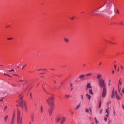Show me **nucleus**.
<instances>
[{
  "label": "nucleus",
  "instance_id": "obj_31",
  "mask_svg": "<svg viewBox=\"0 0 124 124\" xmlns=\"http://www.w3.org/2000/svg\"><path fill=\"white\" fill-rule=\"evenodd\" d=\"M103 109H101L100 111H99V114L100 115H101V114H102V112H103Z\"/></svg>",
  "mask_w": 124,
  "mask_h": 124
},
{
  "label": "nucleus",
  "instance_id": "obj_16",
  "mask_svg": "<svg viewBox=\"0 0 124 124\" xmlns=\"http://www.w3.org/2000/svg\"><path fill=\"white\" fill-rule=\"evenodd\" d=\"M109 118V115H106L105 117L104 118V121L105 122H107V119Z\"/></svg>",
  "mask_w": 124,
  "mask_h": 124
},
{
  "label": "nucleus",
  "instance_id": "obj_49",
  "mask_svg": "<svg viewBox=\"0 0 124 124\" xmlns=\"http://www.w3.org/2000/svg\"><path fill=\"white\" fill-rule=\"evenodd\" d=\"M74 18H75V17H71V20H74Z\"/></svg>",
  "mask_w": 124,
  "mask_h": 124
},
{
  "label": "nucleus",
  "instance_id": "obj_34",
  "mask_svg": "<svg viewBox=\"0 0 124 124\" xmlns=\"http://www.w3.org/2000/svg\"><path fill=\"white\" fill-rule=\"evenodd\" d=\"M121 92L123 93H124V88H122L121 89Z\"/></svg>",
  "mask_w": 124,
  "mask_h": 124
},
{
  "label": "nucleus",
  "instance_id": "obj_62",
  "mask_svg": "<svg viewBox=\"0 0 124 124\" xmlns=\"http://www.w3.org/2000/svg\"><path fill=\"white\" fill-rule=\"evenodd\" d=\"M22 122H19V123H18V124H22Z\"/></svg>",
  "mask_w": 124,
  "mask_h": 124
},
{
  "label": "nucleus",
  "instance_id": "obj_25",
  "mask_svg": "<svg viewBox=\"0 0 124 124\" xmlns=\"http://www.w3.org/2000/svg\"><path fill=\"white\" fill-rule=\"evenodd\" d=\"M65 96L66 99H68V98H69V97H70V95H67V94H66V95H65Z\"/></svg>",
  "mask_w": 124,
  "mask_h": 124
},
{
  "label": "nucleus",
  "instance_id": "obj_52",
  "mask_svg": "<svg viewBox=\"0 0 124 124\" xmlns=\"http://www.w3.org/2000/svg\"><path fill=\"white\" fill-rule=\"evenodd\" d=\"M121 68L122 70L124 69V67H123L122 65H121Z\"/></svg>",
  "mask_w": 124,
  "mask_h": 124
},
{
  "label": "nucleus",
  "instance_id": "obj_58",
  "mask_svg": "<svg viewBox=\"0 0 124 124\" xmlns=\"http://www.w3.org/2000/svg\"><path fill=\"white\" fill-rule=\"evenodd\" d=\"M121 82H122V81H121V79H119V83H121Z\"/></svg>",
  "mask_w": 124,
  "mask_h": 124
},
{
  "label": "nucleus",
  "instance_id": "obj_59",
  "mask_svg": "<svg viewBox=\"0 0 124 124\" xmlns=\"http://www.w3.org/2000/svg\"><path fill=\"white\" fill-rule=\"evenodd\" d=\"M42 70H43V71H46V69H42Z\"/></svg>",
  "mask_w": 124,
  "mask_h": 124
},
{
  "label": "nucleus",
  "instance_id": "obj_18",
  "mask_svg": "<svg viewBox=\"0 0 124 124\" xmlns=\"http://www.w3.org/2000/svg\"><path fill=\"white\" fill-rule=\"evenodd\" d=\"M64 41L66 43H68V42H69V39H68V38H64Z\"/></svg>",
  "mask_w": 124,
  "mask_h": 124
},
{
  "label": "nucleus",
  "instance_id": "obj_23",
  "mask_svg": "<svg viewBox=\"0 0 124 124\" xmlns=\"http://www.w3.org/2000/svg\"><path fill=\"white\" fill-rule=\"evenodd\" d=\"M123 85V82H119L118 84V88L120 87V86H122Z\"/></svg>",
  "mask_w": 124,
  "mask_h": 124
},
{
  "label": "nucleus",
  "instance_id": "obj_19",
  "mask_svg": "<svg viewBox=\"0 0 124 124\" xmlns=\"http://www.w3.org/2000/svg\"><path fill=\"white\" fill-rule=\"evenodd\" d=\"M80 106H81V104L79 103L77 106V108H75V110H78L79 108H80Z\"/></svg>",
  "mask_w": 124,
  "mask_h": 124
},
{
  "label": "nucleus",
  "instance_id": "obj_36",
  "mask_svg": "<svg viewBox=\"0 0 124 124\" xmlns=\"http://www.w3.org/2000/svg\"><path fill=\"white\" fill-rule=\"evenodd\" d=\"M81 98L82 99V101H84V97L83 96V95H81Z\"/></svg>",
  "mask_w": 124,
  "mask_h": 124
},
{
  "label": "nucleus",
  "instance_id": "obj_51",
  "mask_svg": "<svg viewBox=\"0 0 124 124\" xmlns=\"http://www.w3.org/2000/svg\"><path fill=\"white\" fill-rule=\"evenodd\" d=\"M105 3H107V0H106L105 3L103 5V6H104V5H105Z\"/></svg>",
  "mask_w": 124,
  "mask_h": 124
},
{
  "label": "nucleus",
  "instance_id": "obj_61",
  "mask_svg": "<svg viewBox=\"0 0 124 124\" xmlns=\"http://www.w3.org/2000/svg\"><path fill=\"white\" fill-rule=\"evenodd\" d=\"M8 27L10 28V26H7L6 27V28H8Z\"/></svg>",
  "mask_w": 124,
  "mask_h": 124
},
{
  "label": "nucleus",
  "instance_id": "obj_48",
  "mask_svg": "<svg viewBox=\"0 0 124 124\" xmlns=\"http://www.w3.org/2000/svg\"><path fill=\"white\" fill-rule=\"evenodd\" d=\"M114 67L115 69H116V67H117V65H114Z\"/></svg>",
  "mask_w": 124,
  "mask_h": 124
},
{
  "label": "nucleus",
  "instance_id": "obj_43",
  "mask_svg": "<svg viewBox=\"0 0 124 124\" xmlns=\"http://www.w3.org/2000/svg\"><path fill=\"white\" fill-rule=\"evenodd\" d=\"M70 85L71 88H72V87H73V84L72 83H70Z\"/></svg>",
  "mask_w": 124,
  "mask_h": 124
},
{
  "label": "nucleus",
  "instance_id": "obj_32",
  "mask_svg": "<svg viewBox=\"0 0 124 124\" xmlns=\"http://www.w3.org/2000/svg\"><path fill=\"white\" fill-rule=\"evenodd\" d=\"M11 124H14V119H12Z\"/></svg>",
  "mask_w": 124,
  "mask_h": 124
},
{
  "label": "nucleus",
  "instance_id": "obj_20",
  "mask_svg": "<svg viewBox=\"0 0 124 124\" xmlns=\"http://www.w3.org/2000/svg\"><path fill=\"white\" fill-rule=\"evenodd\" d=\"M100 78H101V75H98V76H97V79L99 80H100Z\"/></svg>",
  "mask_w": 124,
  "mask_h": 124
},
{
  "label": "nucleus",
  "instance_id": "obj_38",
  "mask_svg": "<svg viewBox=\"0 0 124 124\" xmlns=\"http://www.w3.org/2000/svg\"><path fill=\"white\" fill-rule=\"evenodd\" d=\"M27 66V64H26L25 65H24V66H23L21 68V69H24V68H25V66Z\"/></svg>",
  "mask_w": 124,
  "mask_h": 124
},
{
  "label": "nucleus",
  "instance_id": "obj_47",
  "mask_svg": "<svg viewBox=\"0 0 124 124\" xmlns=\"http://www.w3.org/2000/svg\"><path fill=\"white\" fill-rule=\"evenodd\" d=\"M7 108V106H6L3 110V111H5L6 110V108Z\"/></svg>",
  "mask_w": 124,
  "mask_h": 124
},
{
  "label": "nucleus",
  "instance_id": "obj_57",
  "mask_svg": "<svg viewBox=\"0 0 124 124\" xmlns=\"http://www.w3.org/2000/svg\"><path fill=\"white\" fill-rule=\"evenodd\" d=\"M19 82H24V80H20L19 81Z\"/></svg>",
  "mask_w": 124,
  "mask_h": 124
},
{
  "label": "nucleus",
  "instance_id": "obj_64",
  "mask_svg": "<svg viewBox=\"0 0 124 124\" xmlns=\"http://www.w3.org/2000/svg\"><path fill=\"white\" fill-rule=\"evenodd\" d=\"M120 69L118 68V69H117V71H119Z\"/></svg>",
  "mask_w": 124,
  "mask_h": 124
},
{
  "label": "nucleus",
  "instance_id": "obj_54",
  "mask_svg": "<svg viewBox=\"0 0 124 124\" xmlns=\"http://www.w3.org/2000/svg\"><path fill=\"white\" fill-rule=\"evenodd\" d=\"M90 112L92 113V108H90Z\"/></svg>",
  "mask_w": 124,
  "mask_h": 124
},
{
  "label": "nucleus",
  "instance_id": "obj_11",
  "mask_svg": "<svg viewBox=\"0 0 124 124\" xmlns=\"http://www.w3.org/2000/svg\"><path fill=\"white\" fill-rule=\"evenodd\" d=\"M89 89H92V86H91V83H88L86 86V90L88 91Z\"/></svg>",
  "mask_w": 124,
  "mask_h": 124
},
{
  "label": "nucleus",
  "instance_id": "obj_24",
  "mask_svg": "<svg viewBox=\"0 0 124 124\" xmlns=\"http://www.w3.org/2000/svg\"><path fill=\"white\" fill-rule=\"evenodd\" d=\"M113 116H116V111L115 110V108H113Z\"/></svg>",
  "mask_w": 124,
  "mask_h": 124
},
{
  "label": "nucleus",
  "instance_id": "obj_53",
  "mask_svg": "<svg viewBox=\"0 0 124 124\" xmlns=\"http://www.w3.org/2000/svg\"><path fill=\"white\" fill-rule=\"evenodd\" d=\"M122 108H123V110H124V104H122Z\"/></svg>",
  "mask_w": 124,
  "mask_h": 124
},
{
  "label": "nucleus",
  "instance_id": "obj_3",
  "mask_svg": "<svg viewBox=\"0 0 124 124\" xmlns=\"http://www.w3.org/2000/svg\"><path fill=\"white\" fill-rule=\"evenodd\" d=\"M55 121L57 124H62L65 122V117L63 116L57 117L55 118Z\"/></svg>",
  "mask_w": 124,
  "mask_h": 124
},
{
  "label": "nucleus",
  "instance_id": "obj_37",
  "mask_svg": "<svg viewBox=\"0 0 124 124\" xmlns=\"http://www.w3.org/2000/svg\"><path fill=\"white\" fill-rule=\"evenodd\" d=\"M111 104V101H109L108 102L107 105H108V106H109V104Z\"/></svg>",
  "mask_w": 124,
  "mask_h": 124
},
{
  "label": "nucleus",
  "instance_id": "obj_27",
  "mask_svg": "<svg viewBox=\"0 0 124 124\" xmlns=\"http://www.w3.org/2000/svg\"><path fill=\"white\" fill-rule=\"evenodd\" d=\"M40 112L41 113H43V108L42 107V106L41 107Z\"/></svg>",
  "mask_w": 124,
  "mask_h": 124
},
{
  "label": "nucleus",
  "instance_id": "obj_6",
  "mask_svg": "<svg viewBox=\"0 0 124 124\" xmlns=\"http://www.w3.org/2000/svg\"><path fill=\"white\" fill-rule=\"evenodd\" d=\"M112 5H113V3H112V2L108 3L106 6V9L108 11H110L111 9H112Z\"/></svg>",
  "mask_w": 124,
  "mask_h": 124
},
{
  "label": "nucleus",
  "instance_id": "obj_5",
  "mask_svg": "<svg viewBox=\"0 0 124 124\" xmlns=\"http://www.w3.org/2000/svg\"><path fill=\"white\" fill-rule=\"evenodd\" d=\"M17 122L18 124L22 122V117H21V111L19 109H17Z\"/></svg>",
  "mask_w": 124,
  "mask_h": 124
},
{
  "label": "nucleus",
  "instance_id": "obj_30",
  "mask_svg": "<svg viewBox=\"0 0 124 124\" xmlns=\"http://www.w3.org/2000/svg\"><path fill=\"white\" fill-rule=\"evenodd\" d=\"M89 111H90V110H89L88 108H86V109H85V112H86V113H89Z\"/></svg>",
  "mask_w": 124,
  "mask_h": 124
},
{
  "label": "nucleus",
  "instance_id": "obj_40",
  "mask_svg": "<svg viewBox=\"0 0 124 124\" xmlns=\"http://www.w3.org/2000/svg\"><path fill=\"white\" fill-rule=\"evenodd\" d=\"M8 71L9 72H12L14 71V69H12V70H9Z\"/></svg>",
  "mask_w": 124,
  "mask_h": 124
},
{
  "label": "nucleus",
  "instance_id": "obj_13",
  "mask_svg": "<svg viewBox=\"0 0 124 124\" xmlns=\"http://www.w3.org/2000/svg\"><path fill=\"white\" fill-rule=\"evenodd\" d=\"M115 95H116V94L115 93V91L113 89L111 93V98H115Z\"/></svg>",
  "mask_w": 124,
  "mask_h": 124
},
{
  "label": "nucleus",
  "instance_id": "obj_29",
  "mask_svg": "<svg viewBox=\"0 0 124 124\" xmlns=\"http://www.w3.org/2000/svg\"><path fill=\"white\" fill-rule=\"evenodd\" d=\"M94 121L95 122V124H98V121H97V119H96V117L94 118Z\"/></svg>",
  "mask_w": 124,
  "mask_h": 124
},
{
  "label": "nucleus",
  "instance_id": "obj_50",
  "mask_svg": "<svg viewBox=\"0 0 124 124\" xmlns=\"http://www.w3.org/2000/svg\"><path fill=\"white\" fill-rule=\"evenodd\" d=\"M115 73V71L112 70V74H114Z\"/></svg>",
  "mask_w": 124,
  "mask_h": 124
},
{
  "label": "nucleus",
  "instance_id": "obj_60",
  "mask_svg": "<svg viewBox=\"0 0 124 124\" xmlns=\"http://www.w3.org/2000/svg\"><path fill=\"white\" fill-rule=\"evenodd\" d=\"M0 101H3V98H2L1 100H0Z\"/></svg>",
  "mask_w": 124,
  "mask_h": 124
},
{
  "label": "nucleus",
  "instance_id": "obj_28",
  "mask_svg": "<svg viewBox=\"0 0 124 124\" xmlns=\"http://www.w3.org/2000/svg\"><path fill=\"white\" fill-rule=\"evenodd\" d=\"M101 107V101H100L99 102L98 108L99 109Z\"/></svg>",
  "mask_w": 124,
  "mask_h": 124
},
{
  "label": "nucleus",
  "instance_id": "obj_14",
  "mask_svg": "<svg viewBox=\"0 0 124 124\" xmlns=\"http://www.w3.org/2000/svg\"><path fill=\"white\" fill-rule=\"evenodd\" d=\"M86 97H87L88 99L89 100H91V98L92 97V96H91V95H89V94H86Z\"/></svg>",
  "mask_w": 124,
  "mask_h": 124
},
{
  "label": "nucleus",
  "instance_id": "obj_8",
  "mask_svg": "<svg viewBox=\"0 0 124 124\" xmlns=\"http://www.w3.org/2000/svg\"><path fill=\"white\" fill-rule=\"evenodd\" d=\"M50 108L47 109L49 116H52V113L54 111V107H49Z\"/></svg>",
  "mask_w": 124,
  "mask_h": 124
},
{
  "label": "nucleus",
  "instance_id": "obj_22",
  "mask_svg": "<svg viewBox=\"0 0 124 124\" xmlns=\"http://www.w3.org/2000/svg\"><path fill=\"white\" fill-rule=\"evenodd\" d=\"M31 120L32 122H34V117H33V115L31 116Z\"/></svg>",
  "mask_w": 124,
  "mask_h": 124
},
{
  "label": "nucleus",
  "instance_id": "obj_45",
  "mask_svg": "<svg viewBox=\"0 0 124 124\" xmlns=\"http://www.w3.org/2000/svg\"><path fill=\"white\" fill-rule=\"evenodd\" d=\"M4 75L6 76H8L9 77H12L11 76H10L8 74H4Z\"/></svg>",
  "mask_w": 124,
  "mask_h": 124
},
{
  "label": "nucleus",
  "instance_id": "obj_12",
  "mask_svg": "<svg viewBox=\"0 0 124 124\" xmlns=\"http://www.w3.org/2000/svg\"><path fill=\"white\" fill-rule=\"evenodd\" d=\"M105 113H107V114L106 115L109 116L110 115V109L109 108H108L106 109Z\"/></svg>",
  "mask_w": 124,
  "mask_h": 124
},
{
  "label": "nucleus",
  "instance_id": "obj_21",
  "mask_svg": "<svg viewBox=\"0 0 124 124\" xmlns=\"http://www.w3.org/2000/svg\"><path fill=\"white\" fill-rule=\"evenodd\" d=\"M85 77V76L84 75H82L79 76V79H83Z\"/></svg>",
  "mask_w": 124,
  "mask_h": 124
},
{
  "label": "nucleus",
  "instance_id": "obj_55",
  "mask_svg": "<svg viewBox=\"0 0 124 124\" xmlns=\"http://www.w3.org/2000/svg\"><path fill=\"white\" fill-rule=\"evenodd\" d=\"M14 76H17L18 77H20V76H18L17 75H13Z\"/></svg>",
  "mask_w": 124,
  "mask_h": 124
},
{
  "label": "nucleus",
  "instance_id": "obj_1",
  "mask_svg": "<svg viewBox=\"0 0 124 124\" xmlns=\"http://www.w3.org/2000/svg\"><path fill=\"white\" fill-rule=\"evenodd\" d=\"M19 106L22 108V110H25L26 112L28 111V106L27 104L25 102V101L23 100V98L21 97V95H19V100L18 101Z\"/></svg>",
  "mask_w": 124,
  "mask_h": 124
},
{
  "label": "nucleus",
  "instance_id": "obj_33",
  "mask_svg": "<svg viewBox=\"0 0 124 124\" xmlns=\"http://www.w3.org/2000/svg\"><path fill=\"white\" fill-rule=\"evenodd\" d=\"M119 24H120L121 26H124V23H123L122 21H121V22L119 23Z\"/></svg>",
  "mask_w": 124,
  "mask_h": 124
},
{
  "label": "nucleus",
  "instance_id": "obj_7",
  "mask_svg": "<svg viewBox=\"0 0 124 124\" xmlns=\"http://www.w3.org/2000/svg\"><path fill=\"white\" fill-rule=\"evenodd\" d=\"M106 94H107V90H106V88H103L102 94V98H104L105 96H106Z\"/></svg>",
  "mask_w": 124,
  "mask_h": 124
},
{
  "label": "nucleus",
  "instance_id": "obj_42",
  "mask_svg": "<svg viewBox=\"0 0 124 124\" xmlns=\"http://www.w3.org/2000/svg\"><path fill=\"white\" fill-rule=\"evenodd\" d=\"M15 118V112H14L13 114V119H14V120Z\"/></svg>",
  "mask_w": 124,
  "mask_h": 124
},
{
  "label": "nucleus",
  "instance_id": "obj_9",
  "mask_svg": "<svg viewBox=\"0 0 124 124\" xmlns=\"http://www.w3.org/2000/svg\"><path fill=\"white\" fill-rule=\"evenodd\" d=\"M102 12L98 11L97 10H95L91 13V14H94L95 15H98V14H101Z\"/></svg>",
  "mask_w": 124,
  "mask_h": 124
},
{
  "label": "nucleus",
  "instance_id": "obj_4",
  "mask_svg": "<svg viewBox=\"0 0 124 124\" xmlns=\"http://www.w3.org/2000/svg\"><path fill=\"white\" fill-rule=\"evenodd\" d=\"M99 86L102 89H105L106 87V84H105V81L103 78H101L99 80Z\"/></svg>",
  "mask_w": 124,
  "mask_h": 124
},
{
  "label": "nucleus",
  "instance_id": "obj_41",
  "mask_svg": "<svg viewBox=\"0 0 124 124\" xmlns=\"http://www.w3.org/2000/svg\"><path fill=\"white\" fill-rule=\"evenodd\" d=\"M116 13H117V14H120V12H119V10L116 9Z\"/></svg>",
  "mask_w": 124,
  "mask_h": 124
},
{
  "label": "nucleus",
  "instance_id": "obj_63",
  "mask_svg": "<svg viewBox=\"0 0 124 124\" xmlns=\"http://www.w3.org/2000/svg\"><path fill=\"white\" fill-rule=\"evenodd\" d=\"M102 63V62H100L99 63V65H100V64H101Z\"/></svg>",
  "mask_w": 124,
  "mask_h": 124
},
{
  "label": "nucleus",
  "instance_id": "obj_2",
  "mask_svg": "<svg viewBox=\"0 0 124 124\" xmlns=\"http://www.w3.org/2000/svg\"><path fill=\"white\" fill-rule=\"evenodd\" d=\"M46 103L49 107H54L55 104L54 103V96L53 95H51L46 99Z\"/></svg>",
  "mask_w": 124,
  "mask_h": 124
},
{
  "label": "nucleus",
  "instance_id": "obj_17",
  "mask_svg": "<svg viewBox=\"0 0 124 124\" xmlns=\"http://www.w3.org/2000/svg\"><path fill=\"white\" fill-rule=\"evenodd\" d=\"M89 93H91V94H92L93 95V90L91 89H89Z\"/></svg>",
  "mask_w": 124,
  "mask_h": 124
},
{
  "label": "nucleus",
  "instance_id": "obj_15",
  "mask_svg": "<svg viewBox=\"0 0 124 124\" xmlns=\"http://www.w3.org/2000/svg\"><path fill=\"white\" fill-rule=\"evenodd\" d=\"M8 119V115H6L4 117V120L5 121V122H7V119Z\"/></svg>",
  "mask_w": 124,
  "mask_h": 124
},
{
  "label": "nucleus",
  "instance_id": "obj_44",
  "mask_svg": "<svg viewBox=\"0 0 124 124\" xmlns=\"http://www.w3.org/2000/svg\"><path fill=\"white\" fill-rule=\"evenodd\" d=\"M7 39H8V40H11L13 39V38H8Z\"/></svg>",
  "mask_w": 124,
  "mask_h": 124
},
{
  "label": "nucleus",
  "instance_id": "obj_35",
  "mask_svg": "<svg viewBox=\"0 0 124 124\" xmlns=\"http://www.w3.org/2000/svg\"><path fill=\"white\" fill-rule=\"evenodd\" d=\"M92 73H90L86 75V76H92Z\"/></svg>",
  "mask_w": 124,
  "mask_h": 124
},
{
  "label": "nucleus",
  "instance_id": "obj_56",
  "mask_svg": "<svg viewBox=\"0 0 124 124\" xmlns=\"http://www.w3.org/2000/svg\"><path fill=\"white\" fill-rule=\"evenodd\" d=\"M120 95H121V98H122V97L123 96V94H122L121 93H120Z\"/></svg>",
  "mask_w": 124,
  "mask_h": 124
},
{
  "label": "nucleus",
  "instance_id": "obj_10",
  "mask_svg": "<svg viewBox=\"0 0 124 124\" xmlns=\"http://www.w3.org/2000/svg\"><path fill=\"white\" fill-rule=\"evenodd\" d=\"M115 94L117 99L120 100V99H122V97L120 96V95L118 94V93H117V91H115Z\"/></svg>",
  "mask_w": 124,
  "mask_h": 124
},
{
  "label": "nucleus",
  "instance_id": "obj_46",
  "mask_svg": "<svg viewBox=\"0 0 124 124\" xmlns=\"http://www.w3.org/2000/svg\"><path fill=\"white\" fill-rule=\"evenodd\" d=\"M110 82H111L110 80H109V82H108V84L109 87H110V86H111V84H110Z\"/></svg>",
  "mask_w": 124,
  "mask_h": 124
},
{
  "label": "nucleus",
  "instance_id": "obj_26",
  "mask_svg": "<svg viewBox=\"0 0 124 124\" xmlns=\"http://www.w3.org/2000/svg\"><path fill=\"white\" fill-rule=\"evenodd\" d=\"M118 92H119V93H121V91H122V88L118 87Z\"/></svg>",
  "mask_w": 124,
  "mask_h": 124
},
{
  "label": "nucleus",
  "instance_id": "obj_39",
  "mask_svg": "<svg viewBox=\"0 0 124 124\" xmlns=\"http://www.w3.org/2000/svg\"><path fill=\"white\" fill-rule=\"evenodd\" d=\"M107 42H108V43H110L111 44H113V43L110 41L106 40Z\"/></svg>",
  "mask_w": 124,
  "mask_h": 124
}]
</instances>
